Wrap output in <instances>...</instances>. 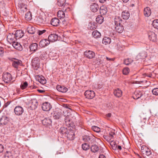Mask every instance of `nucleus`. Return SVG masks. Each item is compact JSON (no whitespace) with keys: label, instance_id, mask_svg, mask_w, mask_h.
<instances>
[{"label":"nucleus","instance_id":"nucleus-5","mask_svg":"<svg viewBox=\"0 0 158 158\" xmlns=\"http://www.w3.org/2000/svg\"><path fill=\"white\" fill-rule=\"evenodd\" d=\"M24 35V32L22 30H17L15 32L14 35H13V36L15 37V40L19 39L22 38Z\"/></svg>","mask_w":158,"mask_h":158},{"label":"nucleus","instance_id":"nucleus-64","mask_svg":"<svg viewBox=\"0 0 158 158\" xmlns=\"http://www.w3.org/2000/svg\"><path fill=\"white\" fill-rule=\"evenodd\" d=\"M114 133L113 132H111L109 134L111 137H113V136L114 135Z\"/></svg>","mask_w":158,"mask_h":158},{"label":"nucleus","instance_id":"nucleus-13","mask_svg":"<svg viewBox=\"0 0 158 158\" xmlns=\"http://www.w3.org/2000/svg\"><path fill=\"white\" fill-rule=\"evenodd\" d=\"M40 59L38 57L34 58L32 60V65L35 67H38L40 65Z\"/></svg>","mask_w":158,"mask_h":158},{"label":"nucleus","instance_id":"nucleus-20","mask_svg":"<svg viewBox=\"0 0 158 158\" xmlns=\"http://www.w3.org/2000/svg\"><path fill=\"white\" fill-rule=\"evenodd\" d=\"M144 15L145 16L148 17L151 14V11L150 8L148 7H146L144 9Z\"/></svg>","mask_w":158,"mask_h":158},{"label":"nucleus","instance_id":"nucleus-12","mask_svg":"<svg viewBox=\"0 0 158 158\" xmlns=\"http://www.w3.org/2000/svg\"><path fill=\"white\" fill-rule=\"evenodd\" d=\"M85 56L88 58L91 59L93 58L95 55V53L91 51H86L84 52Z\"/></svg>","mask_w":158,"mask_h":158},{"label":"nucleus","instance_id":"nucleus-44","mask_svg":"<svg viewBox=\"0 0 158 158\" xmlns=\"http://www.w3.org/2000/svg\"><path fill=\"white\" fill-rule=\"evenodd\" d=\"M65 0H58L57 4L59 6H64L66 4H65Z\"/></svg>","mask_w":158,"mask_h":158},{"label":"nucleus","instance_id":"nucleus-16","mask_svg":"<svg viewBox=\"0 0 158 158\" xmlns=\"http://www.w3.org/2000/svg\"><path fill=\"white\" fill-rule=\"evenodd\" d=\"M123 92L120 89L118 88L114 90V95L117 97L119 98L122 96Z\"/></svg>","mask_w":158,"mask_h":158},{"label":"nucleus","instance_id":"nucleus-51","mask_svg":"<svg viewBox=\"0 0 158 158\" xmlns=\"http://www.w3.org/2000/svg\"><path fill=\"white\" fill-rule=\"evenodd\" d=\"M92 129L94 131L97 132H99L100 131V128L98 127L95 126H92Z\"/></svg>","mask_w":158,"mask_h":158},{"label":"nucleus","instance_id":"nucleus-3","mask_svg":"<svg viewBox=\"0 0 158 158\" xmlns=\"http://www.w3.org/2000/svg\"><path fill=\"white\" fill-rule=\"evenodd\" d=\"M85 95L86 98L91 99L94 97L95 94L94 91L91 90H88L85 92Z\"/></svg>","mask_w":158,"mask_h":158},{"label":"nucleus","instance_id":"nucleus-33","mask_svg":"<svg viewBox=\"0 0 158 158\" xmlns=\"http://www.w3.org/2000/svg\"><path fill=\"white\" fill-rule=\"evenodd\" d=\"M38 81L42 84H44L46 83V80L45 78L43 76H40V75L38 76Z\"/></svg>","mask_w":158,"mask_h":158},{"label":"nucleus","instance_id":"nucleus-42","mask_svg":"<svg viewBox=\"0 0 158 158\" xmlns=\"http://www.w3.org/2000/svg\"><path fill=\"white\" fill-rule=\"evenodd\" d=\"M140 59H144L147 57V54L145 52H142L139 53L137 56Z\"/></svg>","mask_w":158,"mask_h":158},{"label":"nucleus","instance_id":"nucleus-6","mask_svg":"<svg viewBox=\"0 0 158 158\" xmlns=\"http://www.w3.org/2000/svg\"><path fill=\"white\" fill-rule=\"evenodd\" d=\"M9 121V118L8 117L5 115L3 116L0 119V124L2 126L6 125Z\"/></svg>","mask_w":158,"mask_h":158},{"label":"nucleus","instance_id":"nucleus-62","mask_svg":"<svg viewBox=\"0 0 158 158\" xmlns=\"http://www.w3.org/2000/svg\"><path fill=\"white\" fill-rule=\"evenodd\" d=\"M99 158H106V156L103 154L100 155Z\"/></svg>","mask_w":158,"mask_h":158},{"label":"nucleus","instance_id":"nucleus-35","mask_svg":"<svg viewBox=\"0 0 158 158\" xmlns=\"http://www.w3.org/2000/svg\"><path fill=\"white\" fill-rule=\"evenodd\" d=\"M143 95L142 93L139 91H137L135 93V95L133 96L134 99H137L140 98Z\"/></svg>","mask_w":158,"mask_h":158},{"label":"nucleus","instance_id":"nucleus-2","mask_svg":"<svg viewBox=\"0 0 158 158\" xmlns=\"http://www.w3.org/2000/svg\"><path fill=\"white\" fill-rule=\"evenodd\" d=\"M14 112L17 115H21L24 112V109L22 107L19 106H16L14 110Z\"/></svg>","mask_w":158,"mask_h":158},{"label":"nucleus","instance_id":"nucleus-37","mask_svg":"<svg viewBox=\"0 0 158 158\" xmlns=\"http://www.w3.org/2000/svg\"><path fill=\"white\" fill-rule=\"evenodd\" d=\"M98 150V148L96 145H92L91 147V150L93 152H97Z\"/></svg>","mask_w":158,"mask_h":158},{"label":"nucleus","instance_id":"nucleus-39","mask_svg":"<svg viewBox=\"0 0 158 158\" xmlns=\"http://www.w3.org/2000/svg\"><path fill=\"white\" fill-rule=\"evenodd\" d=\"M25 18L26 19L28 20H30L31 19V14L30 11H28L26 14L25 15Z\"/></svg>","mask_w":158,"mask_h":158},{"label":"nucleus","instance_id":"nucleus-46","mask_svg":"<svg viewBox=\"0 0 158 158\" xmlns=\"http://www.w3.org/2000/svg\"><path fill=\"white\" fill-rule=\"evenodd\" d=\"M82 148L84 150H87L89 148V145L87 143H84L82 145Z\"/></svg>","mask_w":158,"mask_h":158},{"label":"nucleus","instance_id":"nucleus-55","mask_svg":"<svg viewBox=\"0 0 158 158\" xmlns=\"http://www.w3.org/2000/svg\"><path fill=\"white\" fill-rule=\"evenodd\" d=\"M46 31L45 30H39L37 31V33L39 35H40L45 33Z\"/></svg>","mask_w":158,"mask_h":158},{"label":"nucleus","instance_id":"nucleus-21","mask_svg":"<svg viewBox=\"0 0 158 158\" xmlns=\"http://www.w3.org/2000/svg\"><path fill=\"white\" fill-rule=\"evenodd\" d=\"M58 18L60 19H64L65 17H66L65 13L63 10H59L57 14Z\"/></svg>","mask_w":158,"mask_h":158},{"label":"nucleus","instance_id":"nucleus-50","mask_svg":"<svg viewBox=\"0 0 158 158\" xmlns=\"http://www.w3.org/2000/svg\"><path fill=\"white\" fill-rule=\"evenodd\" d=\"M129 69L127 67L124 68L123 70V74L125 75L128 74L129 73Z\"/></svg>","mask_w":158,"mask_h":158},{"label":"nucleus","instance_id":"nucleus-19","mask_svg":"<svg viewBox=\"0 0 158 158\" xmlns=\"http://www.w3.org/2000/svg\"><path fill=\"white\" fill-rule=\"evenodd\" d=\"M60 20L57 18H55L52 19L51 24L54 26H57L59 25Z\"/></svg>","mask_w":158,"mask_h":158},{"label":"nucleus","instance_id":"nucleus-26","mask_svg":"<svg viewBox=\"0 0 158 158\" xmlns=\"http://www.w3.org/2000/svg\"><path fill=\"white\" fill-rule=\"evenodd\" d=\"M114 21L115 25H120L121 24L122 20L120 16H116L114 19Z\"/></svg>","mask_w":158,"mask_h":158},{"label":"nucleus","instance_id":"nucleus-40","mask_svg":"<svg viewBox=\"0 0 158 158\" xmlns=\"http://www.w3.org/2000/svg\"><path fill=\"white\" fill-rule=\"evenodd\" d=\"M13 35H14L13 33L12 35H9L7 36V39L8 40H9L11 42H13L15 41V37H14L13 36Z\"/></svg>","mask_w":158,"mask_h":158},{"label":"nucleus","instance_id":"nucleus-4","mask_svg":"<svg viewBox=\"0 0 158 158\" xmlns=\"http://www.w3.org/2000/svg\"><path fill=\"white\" fill-rule=\"evenodd\" d=\"M95 138V137L92 135L91 136L87 135L85 136L83 139L86 142L92 143L94 142Z\"/></svg>","mask_w":158,"mask_h":158},{"label":"nucleus","instance_id":"nucleus-14","mask_svg":"<svg viewBox=\"0 0 158 158\" xmlns=\"http://www.w3.org/2000/svg\"><path fill=\"white\" fill-rule=\"evenodd\" d=\"M31 106L30 107L32 110H35L37 107L38 105V102L35 99H33L31 101Z\"/></svg>","mask_w":158,"mask_h":158},{"label":"nucleus","instance_id":"nucleus-10","mask_svg":"<svg viewBox=\"0 0 158 158\" xmlns=\"http://www.w3.org/2000/svg\"><path fill=\"white\" fill-rule=\"evenodd\" d=\"M19 8L21 11L24 12L27 10V5L23 2H19L18 5Z\"/></svg>","mask_w":158,"mask_h":158},{"label":"nucleus","instance_id":"nucleus-48","mask_svg":"<svg viewBox=\"0 0 158 158\" xmlns=\"http://www.w3.org/2000/svg\"><path fill=\"white\" fill-rule=\"evenodd\" d=\"M28 85V84L27 82L25 81L23 82H22L21 85L20 87L22 89H25Z\"/></svg>","mask_w":158,"mask_h":158},{"label":"nucleus","instance_id":"nucleus-18","mask_svg":"<svg viewBox=\"0 0 158 158\" xmlns=\"http://www.w3.org/2000/svg\"><path fill=\"white\" fill-rule=\"evenodd\" d=\"M56 89L62 93H65L68 90L67 88L64 86L58 85L56 86Z\"/></svg>","mask_w":158,"mask_h":158},{"label":"nucleus","instance_id":"nucleus-11","mask_svg":"<svg viewBox=\"0 0 158 158\" xmlns=\"http://www.w3.org/2000/svg\"><path fill=\"white\" fill-rule=\"evenodd\" d=\"M149 39L152 41H155L156 40V36L155 33L152 31H150L148 33Z\"/></svg>","mask_w":158,"mask_h":158},{"label":"nucleus","instance_id":"nucleus-52","mask_svg":"<svg viewBox=\"0 0 158 158\" xmlns=\"http://www.w3.org/2000/svg\"><path fill=\"white\" fill-rule=\"evenodd\" d=\"M152 92L153 95L158 96V88H155L152 89Z\"/></svg>","mask_w":158,"mask_h":158},{"label":"nucleus","instance_id":"nucleus-30","mask_svg":"<svg viewBox=\"0 0 158 158\" xmlns=\"http://www.w3.org/2000/svg\"><path fill=\"white\" fill-rule=\"evenodd\" d=\"M111 41L110 38L109 37H105L102 40V43L105 45L110 44Z\"/></svg>","mask_w":158,"mask_h":158},{"label":"nucleus","instance_id":"nucleus-22","mask_svg":"<svg viewBox=\"0 0 158 158\" xmlns=\"http://www.w3.org/2000/svg\"><path fill=\"white\" fill-rule=\"evenodd\" d=\"M115 28L116 31L118 33H121L123 31L124 28L121 24L116 25Z\"/></svg>","mask_w":158,"mask_h":158},{"label":"nucleus","instance_id":"nucleus-53","mask_svg":"<svg viewBox=\"0 0 158 158\" xmlns=\"http://www.w3.org/2000/svg\"><path fill=\"white\" fill-rule=\"evenodd\" d=\"M66 131H67L66 129L64 127H61L60 129V132L61 134H67Z\"/></svg>","mask_w":158,"mask_h":158},{"label":"nucleus","instance_id":"nucleus-24","mask_svg":"<svg viewBox=\"0 0 158 158\" xmlns=\"http://www.w3.org/2000/svg\"><path fill=\"white\" fill-rule=\"evenodd\" d=\"M38 20L41 23H45L47 21V19L45 17V15L43 14L42 15H40Z\"/></svg>","mask_w":158,"mask_h":158},{"label":"nucleus","instance_id":"nucleus-1","mask_svg":"<svg viewBox=\"0 0 158 158\" xmlns=\"http://www.w3.org/2000/svg\"><path fill=\"white\" fill-rule=\"evenodd\" d=\"M2 79L4 82L6 83H9L12 79L11 74L8 73H4L3 75Z\"/></svg>","mask_w":158,"mask_h":158},{"label":"nucleus","instance_id":"nucleus-29","mask_svg":"<svg viewBox=\"0 0 158 158\" xmlns=\"http://www.w3.org/2000/svg\"><path fill=\"white\" fill-rule=\"evenodd\" d=\"M63 11L65 12L66 16L68 17V13L70 12L71 9L70 7H67L66 4L64 5L63 8Z\"/></svg>","mask_w":158,"mask_h":158},{"label":"nucleus","instance_id":"nucleus-61","mask_svg":"<svg viewBox=\"0 0 158 158\" xmlns=\"http://www.w3.org/2000/svg\"><path fill=\"white\" fill-rule=\"evenodd\" d=\"M147 147L146 148H144V149H142V151H141V152L144 154L145 153V152H146V150L147 149Z\"/></svg>","mask_w":158,"mask_h":158},{"label":"nucleus","instance_id":"nucleus-7","mask_svg":"<svg viewBox=\"0 0 158 158\" xmlns=\"http://www.w3.org/2000/svg\"><path fill=\"white\" fill-rule=\"evenodd\" d=\"M42 108L44 111H48L52 108V106L50 103L48 102H45L42 104Z\"/></svg>","mask_w":158,"mask_h":158},{"label":"nucleus","instance_id":"nucleus-25","mask_svg":"<svg viewBox=\"0 0 158 158\" xmlns=\"http://www.w3.org/2000/svg\"><path fill=\"white\" fill-rule=\"evenodd\" d=\"M42 123L44 125L47 126L51 124V120L49 118H45L42 121Z\"/></svg>","mask_w":158,"mask_h":158},{"label":"nucleus","instance_id":"nucleus-34","mask_svg":"<svg viewBox=\"0 0 158 158\" xmlns=\"http://www.w3.org/2000/svg\"><path fill=\"white\" fill-rule=\"evenodd\" d=\"M104 18L101 15H98L96 19V21L99 24H101L103 21Z\"/></svg>","mask_w":158,"mask_h":158},{"label":"nucleus","instance_id":"nucleus-15","mask_svg":"<svg viewBox=\"0 0 158 158\" xmlns=\"http://www.w3.org/2000/svg\"><path fill=\"white\" fill-rule=\"evenodd\" d=\"M90 9L92 11L95 12L98 10L99 7L97 4L94 3L91 5Z\"/></svg>","mask_w":158,"mask_h":158},{"label":"nucleus","instance_id":"nucleus-49","mask_svg":"<svg viewBox=\"0 0 158 158\" xmlns=\"http://www.w3.org/2000/svg\"><path fill=\"white\" fill-rule=\"evenodd\" d=\"M133 60L130 58H128L124 60V63L126 65H128L130 64Z\"/></svg>","mask_w":158,"mask_h":158},{"label":"nucleus","instance_id":"nucleus-43","mask_svg":"<svg viewBox=\"0 0 158 158\" xmlns=\"http://www.w3.org/2000/svg\"><path fill=\"white\" fill-rule=\"evenodd\" d=\"M65 116L64 121L65 124L66 125H70V119L69 118V114L67 115L66 116L65 115Z\"/></svg>","mask_w":158,"mask_h":158},{"label":"nucleus","instance_id":"nucleus-58","mask_svg":"<svg viewBox=\"0 0 158 158\" xmlns=\"http://www.w3.org/2000/svg\"><path fill=\"white\" fill-rule=\"evenodd\" d=\"M97 26L95 25H94V24H92L91 27H90V29H96Z\"/></svg>","mask_w":158,"mask_h":158},{"label":"nucleus","instance_id":"nucleus-32","mask_svg":"<svg viewBox=\"0 0 158 158\" xmlns=\"http://www.w3.org/2000/svg\"><path fill=\"white\" fill-rule=\"evenodd\" d=\"M92 35L95 38H99L101 36V33L97 30L93 31L92 33Z\"/></svg>","mask_w":158,"mask_h":158},{"label":"nucleus","instance_id":"nucleus-45","mask_svg":"<svg viewBox=\"0 0 158 158\" xmlns=\"http://www.w3.org/2000/svg\"><path fill=\"white\" fill-rule=\"evenodd\" d=\"M152 25L155 28L158 29V19H155L153 21Z\"/></svg>","mask_w":158,"mask_h":158},{"label":"nucleus","instance_id":"nucleus-41","mask_svg":"<svg viewBox=\"0 0 158 158\" xmlns=\"http://www.w3.org/2000/svg\"><path fill=\"white\" fill-rule=\"evenodd\" d=\"M5 158H13L12 153L11 152L7 151L5 154Z\"/></svg>","mask_w":158,"mask_h":158},{"label":"nucleus","instance_id":"nucleus-38","mask_svg":"<svg viewBox=\"0 0 158 158\" xmlns=\"http://www.w3.org/2000/svg\"><path fill=\"white\" fill-rule=\"evenodd\" d=\"M21 61L18 60H16L13 62L12 65L15 68H17L19 65L21 64Z\"/></svg>","mask_w":158,"mask_h":158},{"label":"nucleus","instance_id":"nucleus-56","mask_svg":"<svg viewBox=\"0 0 158 158\" xmlns=\"http://www.w3.org/2000/svg\"><path fill=\"white\" fill-rule=\"evenodd\" d=\"M151 154V152L150 151V149L147 148V150H146V152H145L144 154L147 155V156H149Z\"/></svg>","mask_w":158,"mask_h":158},{"label":"nucleus","instance_id":"nucleus-27","mask_svg":"<svg viewBox=\"0 0 158 158\" xmlns=\"http://www.w3.org/2000/svg\"><path fill=\"white\" fill-rule=\"evenodd\" d=\"M37 47L38 44L36 43L32 44L29 46L30 51L32 52L35 51L37 49Z\"/></svg>","mask_w":158,"mask_h":158},{"label":"nucleus","instance_id":"nucleus-57","mask_svg":"<svg viewBox=\"0 0 158 158\" xmlns=\"http://www.w3.org/2000/svg\"><path fill=\"white\" fill-rule=\"evenodd\" d=\"M4 150V147L1 144H0V153L2 152Z\"/></svg>","mask_w":158,"mask_h":158},{"label":"nucleus","instance_id":"nucleus-60","mask_svg":"<svg viewBox=\"0 0 158 158\" xmlns=\"http://www.w3.org/2000/svg\"><path fill=\"white\" fill-rule=\"evenodd\" d=\"M106 59H107V60H109L110 61H114V58H110L107 57H106Z\"/></svg>","mask_w":158,"mask_h":158},{"label":"nucleus","instance_id":"nucleus-59","mask_svg":"<svg viewBox=\"0 0 158 158\" xmlns=\"http://www.w3.org/2000/svg\"><path fill=\"white\" fill-rule=\"evenodd\" d=\"M3 53V48L0 47V56L2 55Z\"/></svg>","mask_w":158,"mask_h":158},{"label":"nucleus","instance_id":"nucleus-23","mask_svg":"<svg viewBox=\"0 0 158 158\" xmlns=\"http://www.w3.org/2000/svg\"><path fill=\"white\" fill-rule=\"evenodd\" d=\"M121 16L123 19H127L130 17V13L128 11L125 10L123 11Z\"/></svg>","mask_w":158,"mask_h":158},{"label":"nucleus","instance_id":"nucleus-28","mask_svg":"<svg viewBox=\"0 0 158 158\" xmlns=\"http://www.w3.org/2000/svg\"><path fill=\"white\" fill-rule=\"evenodd\" d=\"M107 12V8L106 6H102L100 8V13L101 15H104Z\"/></svg>","mask_w":158,"mask_h":158},{"label":"nucleus","instance_id":"nucleus-9","mask_svg":"<svg viewBox=\"0 0 158 158\" xmlns=\"http://www.w3.org/2000/svg\"><path fill=\"white\" fill-rule=\"evenodd\" d=\"M49 41L47 39H43L40 41L39 46L41 47H44L49 44Z\"/></svg>","mask_w":158,"mask_h":158},{"label":"nucleus","instance_id":"nucleus-47","mask_svg":"<svg viewBox=\"0 0 158 158\" xmlns=\"http://www.w3.org/2000/svg\"><path fill=\"white\" fill-rule=\"evenodd\" d=\"M110 145L113 149L115 150L117 149V145L116 144L115 142L113 141H111L110 143Z\"/></svg>","mask_w":158,"mask_h":158},{"label":"nucleus","instance_id":"nucleus-8","mask_svg":"<svg viewBox=\"0 0 158 158\" xmlns=\"http://www.w3.org/2000/svg\"><path fill=\"white\" fill-rule=\"evenodd\" d=\"M58 35L55 34H51L48 37V40L50 42H53L58 40Z\"/></svg>","mask_w":158,"mask_h":158},{"label":"nucleus","instance_id":"nucleus-54","mask_svg":"<svg viewBox=\"0 0 158 158\" xmlns=\"http://www.w3.org/2000/svg\"><path fill=\"white\" fill-rule=\"evenodd\" d=\"M61 116V114L60 113H55L54 114V118L55 119H59Z\"/></svg>","mask_w":158,"mask_h":158},{"label":"nucleus","instance_id":"nucleus-17","mask_svg":"<svg viewBox=\"0 0 158 158\" xmlns=\"http://www.w3.org/2000/svg\"><path fill=\"white\" fill-rule=\"evenodd\" d=\"M13 46L17 50L21 51L22 50L23 48L20 44L18 42L15 41L12 42Z\"/></svg>","mask_w":158,"mask_h":158},{"label":"nucleus","instance_id":"nucleus-36","mask_svg":"<svg viewBox=\"0 0 158 158\" xmlns=\"http://www.w3.org/2000/svg\"><path fill=\"white\" fill-rule=\"evenodd\" d=\"M27 31L29 33L33 34L35 32V28L34 27L30 26L27 28Z\"/></svg>","mask_w":158,"mask_h":158},{"label":"nucleus","instance_id":"nucleus-63","mask_svg":"<svg viewBox=\"0 0 158 158\" xmlns=\"http://www.w3.org/2000/svg\"><path fill=\"white\" fill-rule=\"evenodd\" d=\"M117 149H118L119 150H121L122 149L121 146L120 145H117Z\"/></svg>","mask_w":158,"mask_h":158},{"label":"nucleus","instance_id":"nucleus-31","mask_svg":"<svg viewBox=\"0 0 158 158\" xmlns=\"http://www.w3.org/2000/svg\"><path fill=\"white\" fill-rule=\"evenodd\" d=\"M74 134L73 131H69L67 134V137L70 140L73 139Z\"/></svg>","mask_w":158,"mask_h":158}]
</instances>
